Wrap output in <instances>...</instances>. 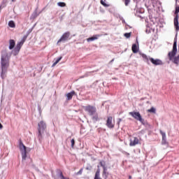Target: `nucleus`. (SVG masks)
<instances>
[{
    "instance_id": "obj_1",
    "label": "nucleus",
    "mask_w": 179,
    "mask_h": 179,
    "mask_svg": "<svg viewBox=\"0 0 179 179\" xmlns=\"http://www.w3.org/2000/svg\"><path fill=\"white\" fill-rule=\"evenodd\" d=\"M12 57V52L8 50H3L1 52V77L3 79L6 78V72H8V68H9V61H10V57Z\"/></svg>"
},
{
    "instance_id": "obj_2",
    "label": "nucleus",
    "mask_w": 179,
    "mask_h": 179,
    "mask_svg": "<svg viewBox=\"0 0 179 179\" xmlns=\"http://www.w3.org/2000/svg\"><path fill=\"white\" fill-rule=\"evenodd\" d=\"M83 108H84L85 113H87L88 115L92 117V120L94 122H97V121H99V113H97V108H96V106L88 105L83 106Z\"/></svg>"
},
{
    "instance_id": "obj_3",
    "label": "nucleus",
    "mask_w": 179,
    "mask_h": 179,
    "mask_svg": "<svg viewBox=\"0 0 179 179\" xmlns=\"http://www.w3.org/2000/svg\"><path fill=\"white\" fill-rule=\"evenodd\" d=\"M177 54V40H174L173 50L171 52H169L168 54V57L169 58V61H172L173 64L176 65H178L179 64V55L176 57Z\"/></svg>"
},
{
    "instance_id": "obj_4",
    "label": "nucleus",
    "mask_w": 179,
    "mask_h": 179,
    "mask_svg": "<svg viewBox=\"0 0 179 179\" xmlns=\"http://www.w3.org/2000/svg\"><path fill=\"white\" fill-rule=\"evenodd\" d=\"M142 58L145 61V62H152L153 65L157 66V65H163V62L159 59H153V57H149L145 54H141Z\"/></svg>"
},
{
    "instance_id": "obj_5",
    "label": "nucleus",
    "mask_w": 179,
    "mask_h": 179,
    "mask_svg": "<svg viewBox=\"0 0 179 179\" xmlns=\"http://www.w3.org/2000/svg\"><path fill=\"white\" fill-rule=\"evenodd\" d=\"M38 138H41L42 136V134L44 133V131H45V129H47V124H45V122H44V121H41L38 124Z\"/></svg>"
},
{
    "instance_id": "obj_6",
    "label": "nucleus",
    "mask_w": 179,
    "mask_h": 179,
    "mask_svg": "<svg viewBox=\"0 0 179 179\" xmlns=\"http://www.w3.org/2000/svg\"><path fill=\"white\" fill-rule=\"evenodd\" d=\"M19 148L22 153V160H26V157H27V150L22 140H20Z\"/></svg>"
},
{
    "instance_id": "obj_7",
    "label": "nucleus",
    "mask_w": 179,
    "mask_h": 179,
    "mask_svg": "<svg viewBox=\"0 0 179 179\" xmlns=\"http://www.w3.org/2000/svg\"><path fill=\"white\" fill-rule=\"evenodd\" d=\"M69 37H71V32L67 31L63 34L60 39H59V41H57V45H59V43H65V41H68V40L70 39Z\"/></svg>"
},
{
    "instance_id": "obj_8",
    "label": "nucleus",
    "mask_w": 179,
    "mask_h": 179,
    "mask_svg": "<svg viewBox=\"0 0 179 179\" xmlns=\"http://www.w3.org/2000/svg\"><path fill=\"white\" fill-rule=\"evenodd\" d=\"M135 120H137V121H139L142 125H146L148 122L142 117V115L139 112H135Z\"/></svg>"
},
{
    "instance_id": "obj_9",
    "label": "nucleus",
    "mask_w": 179,
    "mask_h": 179,
    "mask_svg": "<svg viewBox=\"0 0 179 179\" xmlns=\"http://www.w3.org/2000/svg\"><path fill=\"white\" fill-rule=\"evenodd\" d=\"M106 127L110 129L114 128V123H113V117H108L106 120Z\"/></svg>"
},
{
    "instance_id": "obj_10",
    "label": "nucleus",
    "mask_w": 179,
    "mask_h": 179,
    "mask_svg": "<svg viewBox=\"0 0 179 179\" xmlns=\"http://www.w3.org/2000/svg\"><path fill=\"white\" fill-rule=\"evenodd\" d=\"M23 46V43L20 42L17 44L16 47L14 49V55H17L19 54V51H20V48Z\"/></svg>"
},
{
    "instance_id": "obj_11",
    "label": "nucleus",
    "mask_w": 179,
    "mask_h": 179,
    "mask_svg": "<svg viewBox=\"0 0 179 179\" xmlns=\"http://www.w3.org/2000/svg\"><path fill=\"white\" fill-rule=\"evenodd\" d=\"M73 96H76V92L75 91H72L69 93H68L66 95V97H67V100H72V98L73 97Z\"/></svg>"
},
{
    "instance_id": "obj_12",
    "label": "nucleus",
    "mask_w": 179,
    "mask_h": 179,
    "mask_svg": "<svg viewBox=\"0 0 179 179\" xmlns=\"http://www.w3.org/2000/svg\"><path fill=\"white\" fill-rule=\"evenodd\" d=\"M174 27L176 30V31H178L179 30V26H178V15H176L174 18Z\"/></svg>"
},
{
    "instance_id": "obj_13",
    "label": "nucleus",
    "mask_w": 179,
    "mask_h": 179,
    "mask_svg": "<svg viewBox=\"0 0 179 179\" xmlns=\"http://www.w3.org/2000/svg\"><path fill=\"white\" fill-rule=\"evenodd\" d=\"M101 35L99 34H96V35H94L93 36L87 38V41L88 43H90V41H94V40H97L99 38V37H100Z\"/></svg>"
},
{
    "instance_id": "obj_14",
    "label": "nucleus",
    "mask_w": 179,
    "mask_h": 179,
    "mask_svg": "<svg viewBox=\"0 0 179 179\" xmlns=\"http://www.w3.org/2000/svg\"><path fill=\"white\" fill-rule=\"evenodd\" d=\"M15 40H10L9 41V50H13V48H15Z\"/></svg>"
},
{
    "instance_id": "obj_15",
    "label": "nucleus",
    "mask_w": 179,
    "mask_h": 179,
    "mask_svg": "<svg viewBox=\"0 0 179 179\" xmlns=\"http://www.w3.org/2000/svg\"><path fill=\"white\" fill-rule=\"evenodd\" d=\"M94 179H102L100 178V169H98L96 171Z\"/></svg>"
},
{
    "instance_id": "obj_16",
    "label": "nucleus",
    "mask_w": 179,
    "mask_h": 179,
    "mask_svg": "<svg viewBox=\"0 0 179 179\" xmlns=\"http://www.w3.org/2000/svg\"><path fill=\"white\" fill-rule=\"evenodd\" d=\"M137 44L135 45V52H139V43H138V38H136Z\"/></svg>"
},
{
    "instance_id": "obj_17",
    "label": "nucleus",
    "mask_w": 179,
    "mask_h": 179,
    "mask_svg": "<svg viewBox=\"0 0 179 179\" xmlns=\"http://www.w3.org/2000/svg\"><path fill=\"white\" fill-rule=\"evenodd\" d=\"M103 176H105L106 177H108V173H107V167L105 166L104 168H103Z\"/></svg>"
},
{
    "instance_id": "obj_18",
    "label": "nucleus",
    "mask_w": 179,
    "mask_h": 179,
    "mask_svg": "<svg viewBox=\"0 0 179 179\" xmlns=\"http://www.w3.org/2000/svg\"><path fill=\"white\" fill-rule=\"evenodd\" d=\"M159 132L162 136V141H166V133L162 130H160Z\"/></svg>"
},
{
    "instance_id": "obj_19",
    "label": "nucleus",
    "mask_w": 179,
    "mask_h": 179,
    "mask_svg": "<svg viewBox=\"0 0 179 179\" xmlns=\"http://www.w3.org/2000/svg\"><path fill=\"white\" fill-rule=\"evenodd\" d=\"M62 59V57H59L52 65V66H55V65H57V64H58V62H59V61H61Z\"/></svg>"
},
{
    "instance_id": "obj_20",
    "label": "nucleus",
    "mask_w": 179,
    "mask_h": 179,
    "mask_svg": "<svg viewBox=\"0 0 179 179\" xmlns=\"http://www.w3.org/2000/svg\"><path fill=\"white\" fill-rule=\"evenodd\" d=\"M148 113H152L153 114H156V108L152 107L150 109L148 110Z\"/></svg>"
},
{
    "instance_id": "obj_21",
    "label": "nucleus",
    "mask_w": 179,
    "mask_h": 179,
    "mask_svg": "<svg viewBox=\"0 0 179 179\" xmlns=\"http://www.w3.org/2000/svg\"><path fill=\"white\" fill-rule=\"evenodd\" d=\"M58 6H60V8H65L66 6V3L64 2H59L57 3Z\"/></svg>"
},
{
    "instance_id": "obj_22",
    "label": "nucleus",
    "mask_w": 179,
    "mask_h": 179,
    "mask_svg": "<svg viewBox=\"0 0 179 179\" xmlns=\"http://www.w3.org/2000/svg\"><path fill=\"white\" fill-rule=\"evenodd\" d=\"M8 26H9V27H12V28L15 27V22L10 21L8 22Z\"/></svg>"
},
{
    "instance_id": "obj_23",
    "label": "nucleus",
    "mask_w": 179,
    "mask_h": 179,
    "mask_svg": "<svg viewBox=\"0 0 179 179\" xmlns=\"http://www.w3.org/2000/svg\"><path fill=\"white\" fill-rule=\"evenodd\" d=\"M99 164H100L101 167H102L103 169H104V167H106V162L105 161L99 162Z\"/></svg>"
},
{
    "instance_id": "obj_24",
    "label": "nucleus",
    "mask_w": 179,
    "mask_h": 179,
    "mask_svg": "<svg viewBox=\"0 0 179 179\" xmlns=\"http://www.w3.org/2000/svg\"><path fill=\"white\" fill-rule=\"evenodd\" d=\"M132 34V33L131 32H130V33H125L124 34V37H126V38H129V37H131V35Z\"/></svg>"
},
{
    "instance_id": "obj_25",
    "label": "nucleus",
    "mask_w": 179,
    "mask_h": 179,
    "mask_svg": "<svg viewBox=\"0 0 179 179\" xmlns=\"http://www.w3.org/2000/svg\"><path fill=\"white\" fill-rule=\"evenodd\" d=\"M27 39V36H24L23 38H22V39L21 40V43H22V44H24V41H26V40Z\"/></svg>"
},
{
    "instance_id": "obj_26",
    "label": "nucleus",
    "mask_w": 179,
    "mask_h": 179,
    "mask_svg": "<svg viewBox=\"0 0 179 179\" xmlns=\"http://www.w3.org/2000/svg\"><path fill=\"white\" fill-rule=\"evenodd\" d=\"M178 13H179V6H176V11H175V15H176V16H178Z\"/></svg>"
},
{
    "instance_id": "obj_27",
    "label": "nucleus",
    "mask_w": 179,
    "mask_h": 179,
    "mask_svg": "<svg viewBox=\"0 0 179 179\" xmlns=\"http://www.w3.org/2000/svg\"><path fill=\"white\" fill-rule=\"evenodd\" d=\"M82 173H83V169H80V171L76 173V175L81 176Z\"/></svg>"
},
{
    "instance_id": "obj_28",
    "label": "nucleus",
    "mask_w": 179,
    "mask_h": 179,
    "mask_svg": "<svg viewBox=\"0 0 179 179\" xmlns=\"http://www.w3.org/2000/svg\"><path fill=\"white\" fill-rule=\"evenodd\" d=\"M71 148H73V146H75V139H71Z\"/></svg>"
},
{
    "instance_id": "obj_29",
    "label": "nucleus",
    "mask_w": 179,
    "mask_h": 179,
    "mask_svg": "<svg viewBox=\"0 0 179 179\" xmlns=\"http://www.w3.org/2000/svg\"><path fill=\"white\" fill-rule=\"evenodd\" d=\"M130 0H124V5L126 6H128V5L129 4Z\"/></svg>"
},
{
    "instance_id": "obj_30",
    "label": "nucleus",
    "mask_w": 179,
    "mask_h": 179,
    "mask_svg": "<svg viewBox=\"0 0 179 179\" xmlns=\"http://www.w3.org/2000/svg\"><path fill=\"white\" fill-rule=\"evenodd\" d=\"M131 50H132V52L135 54V43L132 45Z\"/></svg>"
},
{
    "instance_id": "obj_31",
    "label": "nucleus",
    "mask_w": 179,
    "mask_h": 179,
    "mask_svg": "<svg viewBox=\"0 0 179 179\" xmlns=\"http://www.w3.org/2000/svg\"><path fill=\"white\" fill-rule=\"evenodd\" d=\"M129 115H131V117H135V112H130Z\"/></svg>"
},
{
    "instance_id": "obj_32",
    "label": "nucleus",
    "mask_w": 179,
    "mask_h": 179,
    "mask_svg": "<svg viewBox=\"0 0 179 179\" xmlns=\"http://www.w3.org/2000/svg\"><path fill=\"white\" fill-rule=\"evenodd\" d=\"M130 146H135V141H133L130 143Z\"/></svg>"
},
{
    "instance_id": "obj_33",
    "label": "nucleus",
    "mask_w": 179,
    "mask_h": 179,
    "mask_svg": "<svg viewBox=\"0 0 179 179\" xmlns=\"http://www.w3.org/2000/svg\"><path fill=\"white\" fill-rule=\"evenodd\" d=\"M103 6H105V8H108V6H110V4H107V3H103Z\"/></svg>"
},
{
    "instance_id": "obj_34",
    "label": "nucleus",
    "mask_w": 179,
    "mask_h": 179,
    "mask_svg": "<svg viewBox=\"0 0 179 179\" xmlns=\"http://www.w3.org/2000/svg\"><path fill=\"white\" fill-rule=\"evenodd\" d=\"M122 121V119H119V120H118V122H117L118 125H120V122H121Z\"/></svg>"
},
{
    "instance_id": "obj_35",
    "label": "nucleus",
    "mask_w": 179,
    "mask_h": 179,
    "mask_svg": "<svg viewBox=\"0 0 179 179\" xmlns=\"http://www.w3.org/2000/svg\"><path fill=\"white\" fill-rule=\"evenodd\" d=\"M2 128H3V126L0 123V129H2Z\"/></svg>"
},
{
    "instance_id": "obj_36",
    "label": "nucleus",
    "mask_w": 179,
    "mask_h": 179,
    "mask_svg": "<svg viewBox=\"0 0 179 179\" xmlns=\"http://www.w3.org/2000/svg\"><path fill=\"white\" fill-rule=\"evenodd\" d=\"M101 5L103 6L105 3H104V1H103V0H101Z\"/></svg>"
},
{
    "instance_id": "obj_37",
    "label": "nucleus",
    "mask_w": 179,
    "mask_h": 179,
    "mask_svg": "<svg viewBox=\"0 0 179 179\" xmlns=\"http://www.w3.org/2000/svg\"><path fill=\"white\" fill-rule=\"evenodd\" d=\"M101 5L103 6L105 3H104V1H103V0H101Z\"/></svg>"
},
{
    "instance_id": "obj_38",
    "label": "nucleus",
    "mask_w": 179,
    "mask_h": 179,
    "mask_svg": "<svg viewBox=\"0 0 179 179\" xmlns=\"http://www.w3.org/2000/svg\"><path fill=\"white\" fill-rule=\"evenodd\" d=\"M129 179H132V176H129Z\"/></svg>"
},
{
    "instance_id": "obj_39",
    "label": "nucleus",
    "mask_w": 179,
    "mask_h": 179,
    "mask_svg": "<svg viewBox=\"0 0 179 179\" xmlns=\"http://www.w3.org/2000/svg\"><path fill=\"white\" fill-rule=\"evenodd\" d=\"M86 170H90L88 167L86 168Z\"/></svg>"
},
{
    "instance_id": "obj_40",
    "label": "nucleus",
    "mask_w": 179,
    "mask_h": 179,
    "mask_svg": "<svg viewBox=\"0 0 179 179\" xmlns=\"http://www.w3.org/2000/svg\"><path fill=\"white\" fill-rule=\"evenodd\" d=\"M114 61V59H113L112 60H111V62H113Z\"/></svg>"
},
{
    "instance_id": "obj_41",
    "label": "nucleus",
    "mask_w": 179,
    "mask_h": 179,
    "mask_svg": "<svg viewBox=\"0 0 179 179\" xmlns=\"http://www.w3.org/2000/svg\"><path fill=\"white\" fill-rule=\"evenodd\" d=\"M15 1H16V0H12L13 2H15Z\"/></svg>"
},
{
    "instance_id": "obj_42",
    "label": "nucleus",
    "mask_w": 179,
    "mask_h": 179,
    "mask_svg": "<svg viewBox=\"0 0 179 179\" xmlns=\"http://www.w3.org/2000/svg\"><path fill=\"white\" fill-rule=\"evenodd\" d=\"M135 143H136V144L138 143L136 142V141H135Z\"/></svg>"
},
{
    "instance_id": "obj_43",
    "label": "nucleus",
    "mask_w": 179,
    "mask_h": 179,
    "mask_svg": "<svg viewBox=\"0 0 179 179\" xmlns=\"http://www.w3.org/2000/svg\"><path fill=\"white\" fill-rule=\"evenodd\" d=\"M0 10H1V6H0Z\"/></svg>"
}]
</instances>
